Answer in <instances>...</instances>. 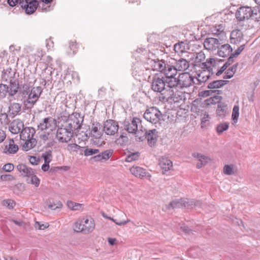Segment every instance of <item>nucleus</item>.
<instances>
[{
	"instance_id": "obj_1",
	"label": "nucleus",
	"mask_w": 260,
	"mask_h": 260,
	"mask_svg": "<svg viewBox=\"0 0 260 260\" xmlns=\"http://www.w3.org/2000/svg\"><path fill=\"white\" fill-rule=\"evenodd\" d=\"M83 121V117L80 113H73L69 117L66 123L61 126L73 134L74 131L80 129Z\"/></svg>"
},
{
	"instance_id": "obj_55",
	"label": "nucleus",
	"mask_w": 260,
	"mask_h": 260,
	"mask_svg": "<svg viewBox=\"0 0 260 260\" xmlns=\"http://www.w3.org/2000/svg\"><path fill=\"white\" fill-rule=\"evenodd\" d=\"M62 206V203L60 201H57L56 203L49 204L48 207L52 210H55L57 208H61Z\"/></svg>"
},
{
	"instance_id": "obj_11",
	"label": "nucleus",
	"mask_w": 260,
	"mask_h": 260,
	"mask_svg": "<svg viewBox=\"0 0 260 260\" xmlns=\"http://www.w3.org/2000/svg\"><path fill=\"white\" fill-rule=\"evenodd\" d=\"M118 128V122L114 120H107L104 122L103 131L108 135H114L117 133Z\"/></svg>"
},
{
	"instance_id": "obj_40",
	"label": "nucleus",
	"mask_w": 260,
	"mask_h": 260,
	"mask_svg": "<svg viewBox=\"0 0 260 260\" xmlns=\"http://www.w3.org/2000/svg\"><path fill=\"white\" fill-rule=\"evenodd\" d=\"M74 230L76 232H82L84 234L83 218L78 220L74 224Z\"/></svg>"
},
{
	"instance_id": "obj_23",
	"label": "nucleus",
	"mask_w": 260,
	"mask_h": 260,
	"mask_svg": "<svg viewBox=\"0 0 260 260\" xmlns=\"http://www.w3.org/2000/svg\"><path fill=\"white\" fill-rule=\"evenodd\" d=\"M157 137V132L155 129H153L148 131L145 136V139H147L149 145L152 147L155 145Z\"/></svg>"
},
{
	"instance_id": "obj_14",
	"label": "nucleus",
	"mask_w": 260,
	"mask_h": 260,
	"mask_svg": "<svg viewBox=\"0 0 260 260\" xmlns=\"http://www.w3.org/2000/svg\"><path fill=\"white\" fill-rule=\"evenodd\" d=\"M179 87L180 88L188 87L193 83L194 77L188 73H184L178 76Z\"/></svg>"
},
{
	"instance_id": "obj_50",
	"label": "nucleus",
	"mask_w": 260,
	"mask_h": 260,
	"mask_svg": "<svg viewBox=\"0 0 260 260\" xmlns=\"http://www.w3.org/2000/svg\"><path fill=\"white\" fill-rule=\"evenodd\" d=\"M139 157V153L135 152L132 153L129 155H128L126 158L125 161L127 162H132L133 161L137 160Z\"/></svg>"
},
{
	"instance_id": "obj_44",
	"label": "nucleus",
	"mask_w": 260,
	"mask_h": 260,
	"mask_svg": "<svg viewBox=\"0 0 260 260\" xmlns=\"http://www.w3.org/2000/svg\"><path fill=\"white\" fill-rule=\"evenodd\" d=\"M84 150V154L85 156H88L93 154H98L99 152V149L89 148L88 147H83Z\"/></svg>"
},
{
	"instance_id": "obj_47",
	"label": "nucleus",
	"mask_w": 260,
	"mask_h": 260,
	"mask_svg": "<svg viewBox=\"0 0 260 260\" xmlns=\"http://www.w3.org/2000/svg\"><path fill=\"white\" fill-rule=\"evenodd\" d=\"M12 74L10 71L6 70L4 71L2 75V79L3 81H8L9 80L12 79Z\"/></svg>"
},
{
	"instance_id": "obj_21",
	"label": "nucleus",
	"mask_w": 260,
	"mask_h": 260,
	"mask_svg": "<svg viewBox=\"0 0 260 260\" xmlns=\"http://www.w3.org/2000/svg\"><path fill=\"white\" fill-rule=\"evenodd\" d=\"M130 172L133 175L137 177H150L151 176L144 169L138 166H133L131 167L130 169Z\"/></svg>"
},
{
	"instance_id": "obj_45",
	"label": "nucleus",
	"mask_w": 260,
	"mask_h": 260,
	"mask_svg": "<svg viewBox=\"0 0 260 260\" xmlns=\"http://www.w3.org/2000/svg\"><path fill=\"white\" fill-rule=\"evenodd\" d=\"M251 18L256 21H260V8H254L252 9V14Z\"/></svg>"
},
{
	"instance_id": "obj_52",
	"label": "nucleus",
	"mask_w": 260,
	"mask_h": 260,
	"mask_svg": "<svg viewBox=\"0 0 260 260\" xmlns=\"http://www.w3.org/2000/svg\"><path fill=\"white\" fill-rule=\"evenodd\" d=\"M19 91L23 95L28 94L29 92V87L26 84L21 85L19 87Z\"/></svg>"
},
{
	"instance_id": "obj_60",
	"label": "nucleus",
	"mask_w": 260,
	"mask_h": 260,
	"mask_svg": "<svg viewBox=\"0 0 260 260\" xmlns=\"http://www.w3.org/2000/svg\"><path fill=\"white\" fill-rule=\"evenodd\" d=\"M110 220H112L113 222H114L117 225H123L126 224L127 223L131 222V220L127 219L126 220L122 221L120 222H118L116 221V219H114L113 218L109 217V218Z\"/></svg>"
},
{
	"instance_id": "obj_41",
	"label": "nucleus",
	"mask_w": 260,
	"mask_h": 260,
	"mask_svg": "<svg viewBox=\"0 0 260 260\" xmlns=\"http://www.w3.org/2000/svg\"><path fill=\"white\" fill-rule=\"evenodd\" d=\"M223 172L226 175H234L235 174L234 166L233 165H225L223 169Z\"/></svg>"
},
{
	"instance_id": "obj_18",
	"label": "nucleus",
	"mask_w": 260,
	"mask_h": 260,
	"mask_svg": "<svg viewBox=\"0 0 260 260\" xmlns=\"http://www.w3.org/2000/svg\"><path fill=\"white\" fill-rule=\"evenodd\" d=\"M16 169L19 172L20 176L25 178V179L30 177V175H33L34 170L30 167H27L24 164H20L16 167Z\"/></svg>"
},
{
	"instance_id": "obj_28",
	"label": "nucleus",
	"mask_w": 260,
	"mask_h": 260,
	"mask_svg": "<svg viewBox=\"0 0 260 260\" xmlns=\"http://www.w3.org/2000/svg\"><path fill=\"white\" fill-rule=\"evenodd\" d=\"M18 150V146L15 144L13 139L10 140L9 144L5 146L4 153L7 154H15Z\"/></svg>"
},
{
	"instance_id": "obj_42",
	"label": "nucleus",
	"mask_w": 260,
	"mask_h": 260,
	"mask_svg": "<svg viewBox=\"0 0 260 260\" xmlns=\"http://www.w3.org/2000/svg\"><path fill=\"white\" fill-rule=\"evenodd\" d=\"M9 86L4 84H0V99L5 98L7 94H9Z\"/></svg>"
},
{
	"instance_id": "obj_15",
	"label": "nucleus",
	"mask_w": 260,
	"mask_h": 260,
	"mask_svg": "<svg viewBox=\"0 0 260 260\" xmlns=\"http://www.w3.org/2000/svg\"><path fill=\"white\" fill-rule=\"evenodd\" d=\"M148 63L150 65L153 70L160 71L164 74H165L166 71L168 69L169 64V62L166 63L162 60H156L153 59L149 60Z\"/></svg>"
},
{
	"instance_id": "obj_7",
	"label": "nucleus",
	"mask_w": 260,
	"mask_h": 260,
	"mask_svg": "<svg viewBox=\"0 0 260 260\" xmlns=\"http://www.w3.org/2000/svg\"><path fill=\"white\" fill-rule=\"evenodd\" d=\"M122 124L125 130L129 133H135L141 124V120L138 118L134 117L125 120Z\"/></svg>"
},
{
	"instance_id": "obj_27",
	"label": "nucleus",
	"mask_w": 260,
	"mask_h": 260,
	"mask_svg": "<svg viewBox=\"0 0 260 260\" xmlns=\"http://www.w3.org/2000/svg\"><path fill=\"white\" fill-rule=\"evenodd\" d=\"M243 33L239 29L233 30L231 33L230 40L232 44H237L243 40Z\"/></svg>"
},
{
	"instance_id": "obj_35",
	"label": "nucleus",
	"mask_w": 260,
	"mask_h": 260,
	"mask_svg": "<svg viewBox=\"0 0 260 260\" xmlns=\"http://www.w3.org/2000/svg\"><path fill=\"white\" fill-rule=\"evenodd\" d=\"M228 81L223 80H214L211 82H210L208 85V88L209 89H215L219 88L228 82Z\"/></svg>"
},
{
	"instance_id": "obj_20",
	"label": "nucleus",
	"mask_w": 260,
	"mask_h": 260,
	"mask_svg": "<svg viewBox=\"0 0 260 260\" xmlns=\"http://www.w3.org/2000/svg\"><path fill=\"white\" fill-rule=\"evenodd\" d=\"M36 133L35 129L31 127H25L23 128L20 134L21 140H26L34 138Z\"/></svg>"
},
{
	"instance_id": "obj_3",
	"label": "nucleus",
	"mask_w": 260,
	"mask_h": 260,
	"mask_svg": "<svg viewBox=\"0 0 260 260\" xmlns=\"http://www.w3.org/2000/svg\"><path fill=\"white\" fill-rule=\"evenodd\" d=\"M169 63L168 69H174L177 73V71H185L189 67V62L183 58H179L178 59L171 58L169 59Z\"/></svg>"
},
{
	"instance_id": "obj_30",
	"label": "nucleus",
	"mask_w": 260,
	"mask_h": 260,
	"mask_svg": "<svg viewBox=\"0 0 260 260\" xmlns=\"http://www.w3.org/2000/svg\"><path fill=\"white\" fill-rule=\"evenodd\" d=\"M101 125L99 123H93L91 126V136L93 139H99L102 136Z\"/></svg>"
},
{
	"instance_id": "obj_56",
	"label": "nucleus",
	"mask_w": 260,
	"mask_h": 260,
	"mask_svg": "<svg viewBox=\"0 0 260 260\" xmlns=\"http://www.w3.org/2000/svg\"><path fill=\"white\" fill-rule=\"evenodd\" d=\"M210 119V117L209 114L206 112H205L203 115L202 117L201 118V124L202 127L203 126V125L206 124V122L208 121Z\"/></svg>"
},
{
	"instance_id": "obj_26",
	"label": "nucleus",
	"mask_w": 260,
	"mask_h": 260,
	"mask_svg": "<svg viewBox=\"0 0 260 260\" xmlns=\"http://www.w3.org/2000/svg\"><path fill=\"white\" fill-rule=\"evenodd\" d=\"M19 82L17 79L13 78L10 81V85L9 86V96L13 97L19 90Z\"/></svg>"
},
{
	"instance_id": "obj_37",
	"label": "nucleus",
	"mask_w": 260,
	"mask_h": 260,
	"mask_svg": "<svg viewBox=\"0 0 260 260\" xmlns=\"http://www.w3.org/2000/svg\"><path fill=\"white\" fill-rule=\"evenodd\" d=\"M35 174L36 172L34 171L33 172V175H30V177L27 178L25 179V181L28 184H31L34 185L36 187H38L40 183V180L36 175Z\"/></svg>"
},
{
	"instance_id": "obj_25",
	"label": "nucleus",
	"mask_w": 260,
	"mask_h": 260,
	"mask_svg": "<svg viewBox=\"0 0 260 260\" xmlns=\"http://www.w3.org/2000/svg\"><path fill=\"white\" fill-rule=\"evenodd\" d=\"M84 226V234H87L91 233L95 228V223L93 218L88 217L83 218Z\"/></svg>"
},
{
	"instance_id": "obj_49",
	"label": "nucleus",
	"mask_w": 260,
	"mask_h": 260,
	"mask_svg": "<svg viewBox=\"0 0 260 260\" xmlns=\"http://www.w3.org/2000/svg\"><path fill=\"white\" fill-rule=\"evenodd\" d=\"M221 99V96L216 95L207 99L206 102L207 105L215 104L219 102Z\"/></svg>"
},
{
	"instance_id": "obj_6",
	"label": "nucleus",
	"mask_w": 260,
	"mask_h": 260,
	"mask_svg": "<svg viewBox=\"0 0 260 260\" xmlns=\"http://www.w3.org/2000/svg\"><path fill=\"white\" fill-rule=\"evenodd\" d=\"M151 88L155 92H161L166 89V83L165 77L155 74L152 78Z\"/></svg>"
},
{
	"instance_id": "obj_12",
	"label": "nucleus",
	"mask_w": 260,
	"mask_h": 260,
	"mask_svg": "<svg viewBox=\"0 0 260 260\" xmlns=\"http://www.w3.org/2000/svg\"><path fill=\"white\" fill-rule=\"evenodd\" d=\"M73 135V134L71 133V131H68L62 126L57 128L56 134L57 139L61 143L69 142Z\"/></svg>"
},
{
	"instance_id": "obj_57",
	"label": "nucleus",
	"mask_w": 260,
	"mask_h": 260,
	"mask_svg": "<svg viewBox=\"0 0 260 260\" xmlns=\"http://www.w3.org/2000/svg\"><path fill=\"white\" fill-rule=\"evenodd\" d=\"M14 165L12 164H10V163L7 164L5 165L3 167V169L5 171L8 172H10L14 170Z\"/></svg>"
},
{
	"instance_id": "obj_34",
	"label": "nucleus",
	"mask_w": 260,
	"mask_h": 260,
	"mask_svg": "<svg viewBox=\"0 0 260 260\" xmlns=\"http://www.w3.org/2000/svg\"><path fill=\"white\" fill-rule=\"evenodd\" d=\"M9 114L14 116L20 112L21 110V105L19 103H13L9 106Z\"/></svg>"
},
{
	"instance_id": "obj_17",
	"label": "nucleus",
	"mask_w": 260,
	"mask_h": 260,
	"mask_svg": "<svg viewBox=\"0 0 260 260\" xmlns=\"http://www.w3.org/2000/svg\"><path fill=\"white\" fill-rule=\"evenodd\" d=\"M23 128V122L19 119L13 120L11 122L9 126V130L13 134L20 133Z\"/></svg>"
},
{
	"instance_id": "obj_33",
	"label": "nucleus",
	"mask_w": 260,
	"mask_h": 260,
	"mask_svg": "<svg viewBox=\"0 0 260 260\" xmlns=\"http://www.w3.org/2000/svg\"><path fill=\"white\" fill-rule=\"evenodd\" d=\"M22 141L24 142V144H22V149L26 151L34 148L37 143L36 139L35 138Z\"/></svg>"
},
{
	"instance_id": "obj_24",
	"label": "nucleus",
	"mask_w": 260,
	"mask_h": 260,
	"mask_svg": "<svg viewBox=\"0 0 260 260\" xmlns=\"http://www.w3.org/2000/svg\"><path fill=\"white\" fill-rule=\"evenodd\" d=\"M192 156L198 159V162L197 164V167L198 169L206 165L210 160V158L208 156L199 153H193Z\"/></svg>"
},
{
	"instance_id": "obj_59",
	"label": "nucleus",
	"mask_w": 260,
	"mask_h": 260,
	"mask_svg": "<svg viewBox=\"0 0 260 260\" xmlns=\"http://www.w3.org/2000/svg\"><path fill=\"white\" fill-rule=\"evenodd\" d=\"M49 226L48 223L41 224L40 222L37 221L35 223V228L38 230H45Z\"/></svg>"
},
{
	"instance_id": "obj_62",
	"label": "nucleus",
	"mask_w": 260,
	"mask_h": 260,
	"mask_svg": "<svg viewBox=\"0 0 260 260\" xmlns=\"http://www.w3.org/2000/svg\"><path fill=\"white\" fill-rule=\"evenodd\" d=\"M244 45H241L238 48L235 50V51L233 53L234 56H238L240 53L244 49Z\"/></svg>"
},
{
	"instance_id": "obj_2",
	"label": "nucleus",
	"mask_w": 260,
	"mask_h": 260,
	"mask_svg": "<svg viewBox=\"0 0 260 260\" xmlns=\"http://www.w3.org/2000/svg\"><path fill=\"white\" fill-rule=\"evenodd\" d=\"M201 203L198 201H194L190 199H181L179 200H175L171 202L167 206L168 209L176 208H193L195 206H201Z\"/></svg>"
},
{
	"instance_id": "obj_61",
	"label": "nucleus",
	"mask_w": 260,
	"mask_h": 260,
	"mask_svg": "<svg viewBox=\"0 0 260 260\" xmlns=\"http://www.w3.org/2000/svg\"><path fill=\"white\" fill-rule=\"evenodd\" d=\"M0 178L3 181H10L14 179L12 175L9 174L2 175Z\"/></svg>"
},
{
	"instance_id": "obj_64",
	"label": "nucleus",
	"mask_w": 260,
	"mask_h": 260,
	"mask_svg": "<svg viewBox=\"0 0 260 260\" xmlns=\"http://www.w3.org/2000/svg\"><path fill=\"white\" fill-rule=\"evenodd\" d=\"M29 160V162L32 165H37L40 161V159L39 158H38L36 156H30Z\"/></svg>"
},
{
	"instance_id": "obj_16",
	"label": "nucleus",
	"mask_w": 260,
	"mask_h": 260,
	"mask_svg": "<svg viewBox=\"0 0 260 260\" xmlns=\"http://www.w3.org/2000/svg\"><path fill=\"white\" fill-rule=\"evenodd\" d=\"M223 43L222 40L214 38H208L204 42V46L208 50H215Z\"/></svg>"
},
{
	"instance_id": "obj_48",
	"label": "nucleus",
	"mask_w": 260,
	"mask_h": 260,
	"mask_svg": "<svg viewBox=\"0 0 260 260\" xmlns=\"http://www.w3.org/2000/svg\"><path fill=\"white\" fill-rule=\"evenodd\" d=\"M228 128L229 124L228 123H222L217 125L216 131L218 134H220L224 131L227 130Z\"/></svg>"
},
{
	"instance_id": "obj_63",
	"label": "nucleus",
	"mask_w": 260,
	"mask_h": 260,
	"mask_svg": "<svg viewBox=\"0 0 260 260\" xmlns=\"http://www.w3.org/2000/svg\"><path fill=\"white\" fill-rule=\"evenodd\" d=\"M234 75V74L233 71H230L228 69L227 71L225 72L223 78L224 79H230Z\"/></svg>"
},
{
	"instance_id": "obj_46",
	"label": "nucleus",
	"mask_w": 260,
	"mask_h": 260,
	"mask_svg": "<svg viewBox=\"0 0 260 260\" xmlns=\"http://www.w3.org/2000/svg\"><path fill=\"white\" fill-rule=\"evenodd\" d=\"M2 205L8 207L9 209H12L15 206V202L11 199L4 200L2 202Z\"/></svg>"
},
{
	"instance_id": "obj_8",
	"label": "nucleus",
	"mask_w": 260,
	"mask_h": 260,
	"mask_svg": "<svg viewBox=\"0 0 260 260\" xmlns=\"http://www.w3.org/2000/svg\"><path fill=\"white\" fill-rule=\"evenodd\" d=\"M42 92V87L40 86L34 87L28 93V98L25 103L26 105H29V107H31L38 101Z\"/></svg>"
},
{
	"instance_id": "obj_58",
	"label": "nucleus",
	"mask_w": 260,
	"mask_h": 260,
	"mask_svg": "<svg viewBox=\"0 0 260 260\" xmlns=\"http://www.w3.org/2000/svg\"><path fill=\"white\" fill-rule=\"evenodd\" d=\"M42 156L44 158L45 163L49 164L50 162L51 161V152H49L46 154H44Z\"/></svg>"
},
{
	"instance_id": "obj_36",
	"label": "nucleus",
	"mask_w": 260,
	"mask_h": 260,
	"mask_svg": "<svg viewBox=\"0 0 260 260\" xmlns=\"http://www.w3.org/2000/svg\"><path fill=\"white\" fill-rule=\"evenodd\" d=\"M205 58V54L202 51L192 53L190 57V59L196 63H199L204 61Z\"/></svg>"
},
{
	"instance_id": "obj_32",
	"label": "nucleus",
	"mask_w": 260,
	"mask_h": 260,
	"mask_svg": "<svg viewBox=\"0 0 260 260\" xmlns=\"http://www.w3.org/2000/svg\"><path fill=\"white\" fill-rule=\"evenodd\" d=\"M211 32L215 36H224V25L223 24H216L211 28Z\"/></svg>"
},
{
	"instance_id": "obj_5",
	"label": "nucleus",
	"mask_w": 260,
	"mask_h": 260,
	"mask_svg": "<svg viewBox=\"0 0 260 260\" xmlns=\"http://www.w3.org/2000/svg\"><path fill=\"white\" fill-rule=\"evenodd\" d=\"M165 81L167 88H176L179 87L178 77H176L177 72L175 70L167 69L165 72Z\"/></svg>"
},
{
	"instance_id": "obj_51",
	"label": "nucleus",
	"mask_w": 260,
	"mask_h": 260,
	"mask_svg": "<svg viewBox=\"0 0 260 260\" xmlns=\"http://www.w3.org/2000/svg\"><path fill=\"white\" fill-rule=\"evenodd\" d=\"M239 108L238 106H235L233 109L232 112V119L234 121V122H237L238 120V118L239 115Z\"/></svg>"
},
{
	"instance_id": "obj_22",
	"label": "nucleus",
	"mask_w": 260,
	"mask_h": 260,
	"mask_svg": "<svg viewBox=\"0 0 260 260\" xmlns=\"http://www.w3.org/2000/svg\"><path fill=\"white\" fill-rule=\"evenodd\" d=\"M159 165L163 174H165L171 170L173 167L172 162L166 157H161L159 159Z\"/></svg>"
},
{
	"instance_id": "obj_13",
	"label": "nucleus",
	"mask_w": 260,
	"mask_h": 260,
	"mask_svg": "<svg viewBox=\"0 0 260 260\" xmlns=\"http://www.w3.org/2000/svg\"><path fill=\"white\" fill-rule=\"evenodd\" d=\"M252 14V8L250 7H241L236 12V17L239 21L248 20Z\"/></svg>"
},
{
	"instance_id": "obj_54",
	"label": "nucleus",
	"mask_w": 260,
	"mask_h": 260,
	"mask_svg": "<svg viewBox=\"0 0 260 260\" xmlns=\"http://www.w3.org/2000/svg\"><path fill=\"white\" fill-rule=\"evenodd\" d=\"M184 49L185 47L183 43L176 44L174 47L175 52L178 53H183Z\"/></svg>"
},
{
	"instance_id": "obj_38",
	"label": "nucleus",
	"mask_w": 260,
	"mask_h": 260,
	"mask_svg": "<svg viewBox=\"0 0 260 260\" xmlns=\"http://www.w3.org/2000/svg\"><path fill=\"white\" fill-rule=\"evenodd\" d=\"M148 132L145 128L140 125L138 130L135 132L137 139L140 141H142L145 139V136Z\"/></svg>"
},
{
	"instance_id": "obj_53",
	"label": "nucleus",
	"mask_w": 260,
	"mask_h": 260,
	"mask_svg": "<svg viewBox=\"0 0 260 260\" xmlns=\"http://www.w3.org/2000/svg\"><path fill=\"white\" fill-rule=\"evenodd\" d=\"M81 148H83V147H81L80 146L75 143L70 144L67 146V149L70 151L77 152L79 150L81 149Z\"/></svg>"
},
{
	"instance_id": "obj_19",
	"label": "nucleus",
	"mask_w": 260,
	"mask_h": 260,
	"mask_svg": "<svg viewBox=\"0 0 260 260\" xmlns=\"http://www.w3.org/2000/svg\"><path fill=\"white\" fill-rule=\"evenodd\" d=\"M164 91H165V92L162 93V95L165 94V95L162 96L164 100H166V101H172L174 102L177 101L178 98L177 96V90L176 88H167Z\"/></svg>"
},
{
	"instance_id": "obj_4",
	"label": "nucleus",
	"mask_w": 260,
	"mask_h": 260,
	"mask_svg": "<svg viewBox=\"0 0 260 260\" xmlns=\"http://www.w3.org/2000/svg\"><path fill=\"white\" fill-rule=\"evenodd\" d=\"M161 115L160 111L157 108L152 107L146 110L144 118L150 123L155 124L160 120Z\"/></svg>"
},
{
	"instance_id": "obj_10",
	"label": "nucleus",
	"mask_w": 260,
	"mask_h": 260,
	"mask_svg": "<svg viewBox=\"0 0 260 260\" xmlns=\"http://www.w3.org/2000/svg\"><path fill=\"white\" fill-rule=\"evenodd\" d=\"M39 5L37 0H21L20 6L27 14H32L37 10Z\"/></svg>"
},
{
	"instance_id": "obj_39",
	"label": "nucleus",
	"mask_w": 260,
	"mask_h": 260,
	"mask_svg": "<svg viewBox=\"0 0 260 260\" xmlns=\"http://www.w3.org/2000/svg\"><path fill=\"white\" fill-rule=\"evenodd\" d=\"M210 77V73L208 71H203L198 75V81L200 83L206 82Z\"/></svg>"
},
{
	"instance_id": "obj_29",
	"label": "nucleus",
	"mask_w": 260,
	"mask_h": 260,
	"mask_svg": "<svg viewBox=\"0 0 260 260\" xmlns=\"http://www.w3.org/2000/svg\"><path fill=\"white\" fill-rule=\"evenodd\" d=\"M233 49L231 46L228 44H223L218 48V55L222 57H225L230 55L232 52Z\"/></svg>"
},
{
	"instance_id": "obj_31",
	"label": "nucleus",
	"mask_w": 260,
	"mask_h": 260,
	"mask_svg": "<svg viewBox=\"0 0 260 260\" xmlns=\"http://www.w3.org/2000/svg\"><path fill=\"white\" fill-rule=\"evenodd\" d=\"M113 151L111 149L106 150L105 151L94 156L92 159L95 161H106L112 155Z\"/></svg>"
},
{
	"instance_id": "obj_43",
	"label": "nucleus",
	"mask_w": 260,
	"mask_h": 260,
	"mask_svg": "<svg viewBox=\"0 0 260 260\" xmlns=\"http://www.w3.org/2000/svg\"><path fill=\"white\" fill-rule=\"evenodd\" d=\"M67 205L68 208L72 210H80L82 206V204L76 203L72 201H68Z\"/></svg>"
},
{
	"instance_id": "obj_9",
	"label": "nucleus",
	"mask_w": 260,
	"mask_h": 260,
	"mask_svg": "<svg viewBox=\"0 0 260 260\" xmlns=\"http://www.w3.org/2000/svg\"><path fill=\"white\" fill-rule=\"evenodd\" d=\"M56 127V120L51 117L44 118L38 125V129L52 131Z\"/></svg>"
}]
</instances>
